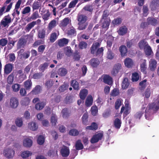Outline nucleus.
<instances>
[{
    "label": "nucleus",
    "mask_w": 159,
    "mask_h": 159,
    "mask_svg": "<svg viewBox=\"0 0 159 159\" xmlns=\"http://www.w3.org/2000/svg\"><path fill=\"white\" fill-rule=\"evenodd\" d=\"M159 109V99L154 100L153 102L148 105L145 111V116L148 120L152 119L151 115L154 111H156Z\"/></svg>",
    "instance_id": "obj_1"
},
{
    "label": "nucleus",
    "mask_w": 159,
    "mask_h": 159,
    "mask_svg": "<svg viewBox=\"0 0 159 159\" xmlns=\"http://www.w3.org/2000/svg\"><path fill=\"white\" fill-rule=\"evenodd\" d=\"M87 20L86 16L83 15H79L78 17L79 21V29L80 30H82L84 29L87 26L86 21Z\"/></svg>",
    "instance_id": "obj_2"
},
{
    "label": "nucleus",
    "mask_w": 159,
    "mask_h": 159,
    "mask_svg": "<svg viewBox=\"0 0 159 159\" xmlns=\"http://www.w3.org/2000/svg\"><path fill=\"white\" fill-rule=\"evenodd\" d=\"M103 137V133L102 131H99L97 132L92 137L90 140L92 143H97L102 139Z\"/></svg>",
    "instance_id": "obj_3"
},
{
    "label": "nucleus",
    "mask_w": 159,
    "mask_h": 159,
    "mask_svg": "<svg viewBox=\"0 0 159 159\" xmlns=\"http://www.w3.org/2000/svg\"><path fill=\"white\" fill-rule=\"evenodd\" d=\"M12 21L11 18L9 14L5 16L0 22V25L4 27H8L9 24Z\"/></svg>",
    "instance_id": "obj_4"
},
{
    "label": "nucleus",
    "mask_w": 159,
    "mask_h": 159,
    "mask_svg": "<svg viewBox=\"0 0 159 159\" xmlns=\"http://www.w3.org/2000/svg\"><path fill=\"white\" fill-rule=\"evenodd\" d=\"M100 44L98 43H94L91 48V52L93 54H94L95 52H97V54H99L102 53L103 49L102 48H100L97 49L99 47Z\"/></svg>",
    "instance_id": "obj_5"
},
{
    "label": "nucleus",
    "mask_w": 159,
    "mask_h": 159,
    "mask_svg": "<svg viewBox=\"0 0 159 159\" xmlns=\"http://www.w3.org/2000/svg\"><path fill=\"white\" fill-rule=\"evenodd\" d=\"M3 154L4 156L8 158H11L14 156L15 151L11 148H6L3 151Z\"/></svg>",
    "instance_id": "obj_6"
},
{
    "label": "nucleus",
    "mask_w": 159,
    "mask_h": 159,
    "mask_svg": "<svg viewBox=\"0 0 159 159\" xmlns=\"http://www.w3.org/2000/svg\"><path fill=\"white\" fill-rule=\"evenodd\" d=\"M60 152L61 155L64 157H66L70 154V149L68 147L63 145L60 148Z\"/></svg>",
    "instance_id": "obj_7"
},
{
    "label": "nucleus",
    "mask_w": 159,
    "mask_h": 159,
    "mask_svg": "<svg viewBox=\"0 0 159 159\" xmlns=\"http://www.w3.org/2000/svg\"><path fill=\"white\" fill-rule=\"evenodd\" d=\"M29 35H25L22 36L19 40L18 42V47L19 48H23L25 44L27 42V39L29 37Z\"/></svg>",
    "instance_id": "obj_8"
},
{
    "label": "nucleus",
    "mask_w": 159,
    "mask_h": 159,
    "mask_svg": "<svg viewBox=\"0 0 159 159\" xmlns=\"http://www.w3.org/2000/svg\"><path fill=\"white\" fill-rule=\"evenodd\" d=\"M9 103L10 106L12 108H16L19 105L18 100L16 97H12L10 99Z\"/></svg>",
    "instance_id": "obj_9"
},
{
    "label": "nucleus",
    "mask_w": 159,
    "mask_h": 159,
    "mask_svg": "<svg viewBox=\"0 0 159 159\" xmlns=\"http://www.w3.org/2000/svg\"><path fill=\"white\" fill-rule=\"evenodd\" d=\"M13 67V65L11 63L6 64L4 66V73L7 75L9 74L12 71Z\"/></svg>",
    "instance_id": "obj_10"
},
{
    "label": "nucleus",
    "mask_w": 159,
    "mask_h": 159,
    "mask_svg": "<svg viewBox=\"0 0 159 159\" xmlns=\"http://www.w3.org/2000/svg\"><path fill=\"white\" fill-rule=\"evenodd\" d=\"M130 110V106L128 104H126L125 107H122L120 112L121 113L123 112L124 116H126L129 113Z\"/></svg>",
    "instance_id": "obj_11"
},
{
    "label": "nucleus",
    "mask_w": 159,
    "mask_h": 159,
    "mask_svg": "<svg viewBox=\"0 0 159 159\" xmlns=\"http://www.w3.org/2000/svg\"><path fill=\"white\" fill-rule=\"evenodd\" d=\"M121 68V66L120 64L118 63L116 64L114 66L111 71V74L114 75H115L120 70Z\"/></svg>",
    "instance_id": "obj_12"
},
{
    "label": "nucleus",
    "mask_w": 159,
    "mask_h": 159,
    "mask_svg": "<svg viewBox=\"0 0 159 159\" xmlns=\"http://www.w3.org/2000/svg\"><path fill=\"white\" fill-rule=\"evenodd\" d=\"M12 4L13 2H11L10 4L7 6L5 11L6 8L5 6H4L2 7L0 9V16L2 15L4 13L9 12L11 8Z\"/></svg>",
    "instance_id": "obj_13"
},
{
    "label": "nucleus",
    "mask_w": 159,
    "mask_h": 159,
    "mask_svg": "<svg viewBox=\"0 0 159 159\" xmlns=\"http://www.w3.org/2000/svg\"><path fill=\"white\" fill-rule=\"evenodd\" d=\"M103 81L104 83L108 85H111L112 84V78L108 75H105L103 78Z\"/></svg>",
    "instance_id": "obj_14"
},
{
    "label": "nucleus",
    "mask_w": 159,
    "mask_h": 159,
    "mask_svg": "<svg viewBox=\"0 0 159 159\" xmlns=\"http://www.w3.org/2000/svg\"><path fill=\"white\" fill-rule=\"evenodd\" d=\"M125 66L128 68L131 67L134 65V62L133 60L129 58H127L124 61Z\"/></svg>",
    "instance_id": "obj_15"
},
{
    "label": "nucleus",
    "mask_w": 159,
    "mask_h": 159,
    "mask_svg": "<svg viewBox=\"0 0 159 159\" xmlns=\"http://www.w3.org/2000/svg\"><path fill=\"white\" fill-rule=\"evenodd\" d=\"M157 66V62L154 60L152 59L149 62V68L152 71L154 70L156 68Z\"/></svg>",
    "instance_id": "obj_16"
},
{
    "label": "nucleus",
    "mask_w": 159,
    "mask_h": 159,
    "mask_svg": "<svg viewBox=\"0 0 159 159\" xmlns=\"http://www.w3.org/2000/svg\"><path fill=\"white\" fill-rule=\"evenodd\" d=\"M58 21L55 20H52L48 24V28L50 30L55 27L57 25Z\"/></svg>",
    "instance_id": "obj_17"
},
{
    "label": "nucleus",
    "mask_w": 159,
    "mask_h": 159,
    "mask_svg": "<svg viewBox=\"0 0 159 159\" xmlns=\"http://www.w3.org/2000/svg\"><path fill=\"white\" fill-rule=\"evenodd\" d=\"M93 102V98L92 96L90 95H89L85 100V104L86 106L87 107H89L92 105Z\"/></svg>",
    "instance_id": "obj_18"
},
{
    "label": "nucleus",
    "mask_w": 159,
    "mask_h": 159,
    "mask_svg": "<svg viewBox=\"0 0 159 159\" xmlns=\"http://www.w3.org/2000/svg\"><path fill=\"white\" fill-rule=\"evenodd\" d=\"M102 21V27L105 30H107L108 28L109 25L110 20L109 18H107L106 20H104Z\"/></svg>",
    "instance_id": "obj_19"
},
{
    "label": "nucleus",
    "mask_w": 159,
    "mask_h": 159,
    "mask_svg": "<svg viewBox=\"0 0 159 159\" xmlns=\"http://www.w3.org/2000/svg\"><path fill=\"white\" fill-rule=\"evenodd\" d=\"M129 83L127 78H125L121 84L122 88L123 89H125L128 88L129 85Z\"/></svg>",
    "instance_id": "obj_20"
},
{
    "label": "nucleus",
    "mask_w": 159,
    "mask_h": 159,
    "mask_svg": "<svg viewBox=\"0 0 159 159\" xmlns=\"http://www.w3.org/2000/svg\"><path fill=\"white\" fill-rule=\"evenodd\" d=\"M127 28L125 26H122L120 27L118 31L119 34L120 35H123L127 32Z\"/></svg>",
    "instance_id": "obj_21"
},
{
    "label": "nucleus",
    "mask_w": 159,
    "mask_h": 159,
    "mask_svg": "<svg viewBox=\"0 0 159 159\" xmlns=\"http://www.w3.org/2000/svg\"><path fill=\"white\" fill-rule=\"evenodd\" d=\"M88 91L86 89H83L81 90L80 93V98L84 100L88 94Z\"/></svg>",
    "instance_id": "obj_22"
},
{
    "label": "nucleus",
    "mask_w": 159,
    "mask_h": 159,
    "mask_svg": "<svg viewBox=\"0 0 159 159\" xmlns=\"http://www.w3.org/2000/svg\"><path fill=\"white\" fill-rule=\"evenodd\" d=\"M68 42V39L63 38L60 39L58 41V45L60 47H62L67 44Z\"/></svg>",
    "instance_id": "obj_23"
},
{
    "label": "nucleus",
    "mask_w": 159,
    "mask_h": 159,
    "mask_svg": "<svg viewBox=\"0 0 159 159\" xmlns=\"http://www.w3.org/2000/svg\"><path fill=\"white\" fill-rule=\"evenodd\" d=\"M98 128L97 124L95 123H93L91 125L88 126L86 127V129L87 130H96Z\"/></svg>",
    "instance_id": "obj_24"
},
{
    "label": "nucleus",
    "mask_w": 159,
    "mask_h": 159,
    "mask_svg": "<svg viewBox=\"0 0 159 159\" xmlns=\"http://www.w3.org/2000/svg\"><path fill=\"white\" fill-rule=\"evenodd\" d=\"M45 105V102H40L36 104L35 107L38 110H41L43 108Z\"/></svg>",
    "instance_id": "obj_25"
},
{
    "label": "nucleus",
    "mask_w": 159,
    "mask_h": 159,
    "mask_svg": "<svg viewBox=\"0 0 159 159\" xmlns=\"http://www.w3.org/2000/svg\"><path fill=\"white\" fill-rule=\"evenodd\" d=\"M144 50L146 54L148 56H150L153 53L151 48L149 45L144 48Z\"/></svg>",
    "instance_id": "obj_26"
},
{
    "label": "nucleus",
    "mask_w": 159,
    "mask_h": 159,
    "mask_svg": "<svg viewBox=\"0 0 159 159\" xmlns=\"http://www.w3.org/2000/svg\"><path fill=\"white\" fill-rule=\"evenodd\" d=\"M148 45L145 40H142L139 42V46L140 49H144V48Z\"/></svg>",
    "instance_id": "obj_27"
},
{
    "label": "nucleus",
    "mask_w": 159,
    "mask_h": 159,
    "mask_svg": "<svg viewBox=\"0 0 159 159\" xmlns=\"http://www.w3.org/2000/svg\"><path fill=\"white\" fill-rule=\"evenodd\" d=\"M119 50L122 56H124L126 55L127 52V50L125 46H121L120 47Z\"/></svg>",
    "instance_id": "obj_28"
},
{
    "label": "nucleus",
    "mask_w": 159,
    "mask_h": 159,
    "mask_svg": "<svg viewBox=\"0 0 159 159\" xmlns=\"http://www.w3.org/2000/svg\"><path fill=\"white\" fill-rule=\"evenodd\" d=\"M14 77V73L13 72L7 78V82L10 84H12L13 82Z\"/></svg>",
    "instance_id": "obj_29"
},
{
    "label": "nucleus",
    "mask_w": 159,
    "mask_h": 159,
    "mask_svg": "<svg viewBox=\"0 0 159 159\" xmlns=\"http://www.w3.org/2000/svg\"><path fill=\"white\" fill-rule=\"evenodd\" d=\"M70 22V20L68 18H65L61 22L60 26L63 28L66 26Z\"/></svg>",
    "instance_id": "obj_30"
},
{
    "label": "nucleus",
    "mask_w": 159,
    "mask_h": 159,
    "mask_svg": "<svg viewBox=\"0 0 159 159\" xmlns=\"http://www.w3.org/2000/svg\"><path fill=\"white\" fill-rule=\"evenodd\" d=\"M146 61V60H142L141 61V63L140 64L141 71L144 73L145 72V70L147 69Z\"/></svg>",
    "instance_id": "obj_31"
},
{
    "label": "nucleus",
    "mask_w": 159,
    "mask_h": 159,
    "mask_svg": "<svg viewBox=\"0 0 159 159\" xmlns=\"http://www.w3.org/2000/svg\"><path fill=\"white\" fill-rule=\"evenodd\" d=\"M59 35V33L58 31L57 33H53L51 34L50 38V41L52 42H54L57 39V36Z\"/></svg>",
    "instance_id": "obj_32"
},
{
    "label": "nucleus",
    "mask_w": 159,
    "mask_h": 159,
    "mask_svg": "<svg viewBox=\"0 0 159 159\" xmlns=\"http://www.w3.org/2000/svg\"><path fill=\"white\" fill-rule=\"evenodd\" d=\"M90 63L93 67H96L99 64V61L97 59H93L90 61Z\"/></svg>",
    "instance_id": "obj_33"
},
{
    "label": "nucleus",
    "mask_w": 159,
    "mask_h": 159,
    "mask_svg": "<svg viewBox=\"0 0 159 159\" xmlns=\"http://www.w3.org/2000/svg\"><path fill=\"white\" fill-rule=\"evenodd\" d=\"M75 146L77 150H81L83 148V145L80 140H78L76 141Z\"/></svg>",
    "instance_id": "obj_34"
},
{
    "label": "nucleus",
    "mask_w": 159,
    "mask_h": 159,
    "mask_svg": "<svg viewBox=\"0 0 159 159\" xmlns=\"http://www.w3.org/2000/svg\"><path fill=\"white\" fill-rule=\"evenodd\" d=\"M88 113L87 112H86L83 115L82 118V122L84 124H87L88 123Z\"/></svg>",
    "instance_id": "obj_35"
},
{
    "label": "nucleus",
    "mask_w": 159,
    "mask_h": 159,
    "mask_svg": "<svg viewBox=\"0 0 159 159\" xmlns=\"http://www.w3.org/2000/svg\"><path fill=\"white\" fill-rule=\"evenodd\" d=\"M67 73L66 69L64 68H60L58 71V74L61 76L65 75Z\"/></svg>",
    "instance_id": "obj_36"
},
{
    "label": "nucleus",
    "mask_w": 159,
    "mask_h": 159,
    "mask_svg": "<svg viewBox=\"0 0 159 159\" xmlns=\"http://www.w3.org/2000/svg\"><path fill=\"white\" fill-rule=\"evenodd\" d=\"M121 123L120 120L118 118H116L114 121V126L116 128L119 129L121 126Z\"/></svg>",
    "instance_id": "obj_37"
},
{
    "label": "nucleus",
    "mask_w": 159,
    "mask_h": 159,
    "mask_svg": "<svg viewBox=\"0 0 159 159\" xmlns=\"http://www.w3.org/2000/svg\"><path fill=\"white\" fill-rule=\"evenodd\" d=\"M145 107H143L141 111L137 112L135 115V117L136 119H140L143 114Z\"/></svg>",
    "instance_id": "obj_38"
},
{
    "label": "nucleus",
    "mask_w": 159,
    "mask_h": 159,
    "mask_svg": "<svg viewBox=\"0 0 159 159\" xmlns=\"http://www.w3.org/2000/svg\"><path fill=\"white\" fill-rule=\"evenodd\" d=\"M91 114L93 116H96L98 112V108L96 106H93L91 109Z\"/></svg>",
    "instance_id": "obj_39"
},
{
    "label": "nucleus",
    "mask_w": 159,
    "mask_h": 159,
    "mask_svg": "<svg viewBox=\"0 0 159 159\" xmlns=\"http://www.w3.org/2000/svg\"><path fill=\"white\" fill-rule=\"evenodd\" d=\"M139 79V75L138 73L134 72L132 74V81L136 82Z\"/></svg>",
    "instance_id": "obj_40"
},
{
    "label": "nucleus",
    "mask_w": 159,
    "mask_h": 159,
    "mask_svg": "<svg viewBox=\"0 0 159 159\" xmlns=\"http://www.w3.org/2000/svg\"><path fill=\"white\" fill-rule=\"evenodd\" d=\"M151 94V90L150 89L147 88L145 91L143 95L145 98H148L150 97Z\"/></svg>",
    "instance_id": "obj_41"
},
{
    "label": "nucleus",
    "mask_w": 159,
    "mask_h": 159,
    "mask_svg": "<svg viewBox=\"0 0 159 159\" xmlns=\"http://www.w3.org/2000/svg\"><path fill=\"white\" fill-rule=\"evenodd\" d=\"M15 123L18 127H21L23 125V121L21 118H17L16 120Z\"/></svg>",
    "instance_id": "obj_42"
},
{
    "label": "nucleus",
    "mask_w": 159,
    "mask_h": 159,
    "mask_svg": "<svg viewBox=\"0 0 159 159\" xmlns=\"http://www.w3.org/2000/svg\"><path fill=\"white\" fill-rule=\"evenodd\" d=\"M71 84L75 89L78 90L79 89L78 83L76 80H72L71 82Z\"/></svg>",
    "instance_id": "obj_43"
},
{
    "label": "nucleus",
    "mask_w": 159,
    "mask_h": 159,
    "mask_svg": "<svg viewBox=\"0 0 159 159\" xmlns=\"http://www.w3.org/2000/svg\"><path fill=\"white\" fill-rule=\"evenodd\" d=\"M20 88V84H15L12 86L13 91L14 92H17L19 91Z\"/></svg>",
    "instance_id": "obj_44"
},
{
    "label": "nucleus",
    "mask_w": 159,
    "mask_h": 159,
    "mask_svg": "<svg viewBox=\"0 0 159 159\" xmlns=\"http://www.w3.org/2000/svg\"><path fill=\"white\" fill-rule=\"evenodd\" d=\"M49 63L48 62H45L39 66V69L40 70L43 71L44 70L47 68L48 66Z\"/></svg>",
    "instance_id": "obj_45"
},
{
    "label": "nucleus",
    "mask_w": 159,
    "mask_h": 159,
    "mask_svg": "<svg viewBox=\"0 0 159 159\" xmlns=\"http://www.w3.org/2000/svg\"><path fill=\"white\" fill-rule=\"evenodd\" d=\"M57 118L55 114H53L51 118V122L52 125H55L57 122Z\"/></svg>",
    "instance_id": "obj_46"
},
{
    "label": "nucleus",
    "mask_w": 159,
    "mask_h": 159,
    "mask_svg": "<svg viewBox=\"0 0 159 159\" xmlns=\"http://www.w3.org/2000/svg\"><path fill=\"white\" fill-rule=\"evenodd\" d=\"M45 138L42 135L39 136L37 139L38 143L39 145L43 144L44 142Z\"/></svg>",
    "instance_id": "obj_47"
},
{
    "label": "nucleus",
    "mask_w": 159,
    "mask_h": 159,
    "mask_svg": "<svg viewBox=\"0 0 159 159\" xmlns=\"http://www.w3.org/2000/svg\"><path fill=\"white\" fill-rule=\"evenodd\" d=\"M119 94V89H114L112 90L111 92V95L113 97H115L118 95Z\"/></svg>",
    "instance_id": "obj_48"
},
{
    "label": "nucleus",
    "mask_w": 159,
    "mask_h": 159,
    "mask_svg": "<svg viewBox=\"0 0 159 159\" xmlns=\"http://www.w3.org/2000/svg\"><path fill=\"white\" fill-rule=\"evenodd\" d=\"M7 43L8 41L6 38H3L0 39V45L2 47L5 46Z\"/></svg>",
    "instance_id": "obj_49"
},
{
    "label": "nucleus",
    "mask_w": 159,
    "mask_h": 159,
    "mask_svg": "<svg viewBox=\"0 0 159 159\" xmlns=\"http://www.w3.org/2000/svg\"><path fill=\"white\" fill-rule=\"evenodd\" d=\"M148 23L151 25H155L157 23V20L152 18H149L148 19Z\"/></svg>",
    "instance_id": "obj_50"
},
{
    "label": "nucleus",
    "mask_w": 159,
    "mask_h": 159,
    "mask_svg": "<svg viewBox=\"0 0 159 159\" xmlns=\"http://www.w3.org/2000/svg\"><path fill=\"white\" fill-rule=\"evenodd\" d=\"M23 145L26 147H30V139L29 138L25 139L23 141Z\"/></svg>",
    "instance_id": "obj_51"
},
{
    "label": "nucleus",
    "mask_w": 159,
    "mask_h": 159,
    "mask_svg": "<svg viewBox=\"0 0 159 159\" xmlns=\"http://www.w3.org/2000/svg\"><path fill=\"white\" fill-rule=\"evenodd\" d=\"M122 100L118 99L115 103V108L116 109H118L121 105Z\"/></svg>",
    "instance_id": "obj_52"
},
{
    "label": "nucleus",
    "mask_w": 159,
    "mask_h": 159,
    "mask_svg": "<svg viewBox=\"0 0 159 159\" xmlns=\"http://www.w3.org/2000/svg\"><path fill=\"white\" fill-rule=\"evenodd\" d=\"M64 51L66 55L68 56H70L72 53L71 48L69 47L65 48Z\"/></svg>",
    "instance_id": "obj_53"
},
{
    "label": "nucleus",
    "mask_w": 159,
    "mask_h": 159,
    "mask_svg": "<svg viewBox=\"0 0 159 159\" xmlns=\"http://www.w3.org/2000/svg\"><path fill=\"white\" fill-rule=\"evenodd\" d=\"M45 35V31L44 30H42L39 31V37L40 38H43Z\"/></svg>",
    "instance_id": "obj_54"
},
{
    "label": "nucleus",
    "mask_w": 159,
    "mask_h": 159,
    "mask_svg": "<svg viewBox=\"0 0 159 159\" xmlns=\"http://www.w3.org/2000/svg\"><path fill=\"white\" fill-rule=\"evenodd\" d=\"M147 85V80H144L143 81H141L139 83V85L140 88L141 89H144Z\"/></svg>",
    "instance_id": "obj_55"
},
{
    "label": "nucleus",
    "mask_w": 159,
    "mask_h": 159,
    "mask_svg": "<svg viewBox=\"0 0 159 159\" xmlns=\"http://www.w3.org/2000/svg\"><path fill=\"white\" fill-rule=\"evenodd\" d=\"M113 39V38L112 36L111 35L109 36L108 39H110V40L107 41V47L108 49H109V48H110L112 45L111 41Z\"/></svg>",
    "instance_id": "obj_56"
},
{
    "label": "nucleus",
    "mask_w": 159,
    "mask_h": 159,
    "mask_svg": "<svg viewBox=\"0 0 159 159\" xmlns=\"http://www.w3.org/2000/svg\"><path fill=\"white\" fill-rule=\"evenodd\" d=\"M79 132L76 129H73L70 130L69 134L73 136H76L79 134Z\"/></svg>",
    "instance_id": "obj_57"
},
{
    "label": "nucleus",
    "mask_w": 159,
    "mask_h": 159,
    "mask_svg": "<svg viewBox=\"0 0 159 159\" xmlns=\"http://www.w3.org/2000/svg\"><path fill=\"white\" fill-rule=\"evenodd\" d=\"M24 86L26 90L30 89V80L29 79L24 83Z\"/></svg>",
    "instance_id": "obj_58"
},
{
    "label": "nucleus",
    "mask_w": 159,
    "mask_h": 159,
    "mask_svg": "<svg viewBox=\"0 0 159 159\" xmlns=\"http://www.w3.org/2000/svg\"><path fill=\"white\" fill-rule=\"evenodd\" d=\"M114 56V54L111 50L108 49L107 52V57L109 59H112Z\"/></svg>",
    "instance_id": "obj_59"
},
{
    "label": "nucleus",
    "mask_w": 159,
    "mask_h": 159,
    "mask_svg": "<svg viewBox=\"0 0 159 159\" xmlns=\"http://www.w3.org/2000/svg\"><path fill=\"white\" fill-rule=\"evenodd\" d=\"M148 13V9L147 7L145 6L143 7V14L144 16H146Z\"/></svg>",
    "instance_id": "obj_60"
},
{
    "label": "nucleus",
    "mask_w": 159,
    "mask_h": 159,
    "mask_svg": "<svg viewBox=\"0 0 159 159\" xmlns=\"http://www.w3.org/2000/svg\"><path fill=\"white\" fill-rule=\"evenodd\" d=\"M30 154V152L29 151H24L21 154V156L23 158H26L29 156Z\"/></svg>",
    "instance_id": "obj_61"
},
{
    "label": "nucleus",
    "mask_w": 159,
    "mask_h": 159,
    "mask_svg": "<svg viewBox=\"0 0 159 159\" xmlns=\"http://www.w3.org/2000/svg\"><path fill=\"white\" fill-rule=\"evenodd\" d=\"M61 115L63 118H66L68 116V114L66 109H64L62 110Z\"/></svg>",
    "instance_id": "obj_62"
},
{
    "label": "nucleus",
    "mask_w": 159,
    "mask_h": 159,
    "mask_svg": "<svg viewBox=\"0 0 159 159\" xmlns=\"http://www.w3.org/2000/svg\"><path fill=\"white\" fill-rule=\"evenodd\" d=\"M79 46L80 48L83 49L86 48L87 44L85 42H82L80 43Z\"/></svg>",
    "instance_id": "obj_63"
},
{
    "label": "nucleus",
    "mask_w": 159,
    "mask_h": 159,
    "mask_svg": "<svg viewBox=\"0 0 159 159\" xmlns=\"http://www.w3.org/2000/svg\"><path fill=\"white\" fill-rule=\"evenodd\" d=\"M20 93L21 96H24L26 95V92L25 89L23 88H21L20 89Z\"/></svg>",
    "instance_id": "obj_64"
}]
</instances>
